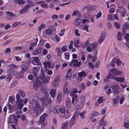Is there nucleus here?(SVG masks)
Returning a JSON list of instances; mask_svg holds the SVG:
<instances>
[{
	"mask_svg": "<svg viewBox=\"0 0 129 129\" xmlns=\"http://www.w3.org/2000/svg\"><path fill=\"white\" fill-rule=\"evenodd\" d=\"M112 90L114 94H117L120 92V87L118 85H114L110 87Z\"/></svg>",
	"mask_w": 129,
	"mask_h": 129,
	"instance_id": "3",
	"label": "nucleus"
},
{
	"mask_svg": "<svg viewBox=\"0 0 129 129\" xmlns=\"http://www.w3.org/2000/svg\"><path fill=\"white\" fill-rule=\"evenodd\" d=\"M78 92V90L76 89H75L73 91L71 92L70 93V96H72L74 95L75 93H76Z\"/></svg>",
	"mask_w": 129,
	"mask_h": 129,
	"instance_id": "42",
	"label": "nucleus"
},
{
	"mask_svg": "<svg viewBox=\"0 0 129 129\" xmlns=\"http://www.w3.org/2000/svg\"><path fill=\"white\" fill-rule=\"evenodd\" d=\"M25 0H17V2L19 4H24L25 3Z\"/></svg>",
	"mask_w": 129,
	"mask_h": 129,
	"instance_id": "58",
	"label": "nucleus"
},
{
	"mask_svg": "<svg viewBox=\"0 0 129 129\" xmlns=\"http://www.w3.org/2000/svg\"><path fill=\"white\" fill-rule=\"evenodd\" d=\"M72 71L71 69H69L68 71L66 76V78L67 79L70 80L72 78L71 73Z\"/></svg>",
	"mask_w": 129,
	"mask_h": 129,
	"instance_id": "12",
	"label": "nucleus"
},
{
	"mask_svg": "<svg viewBox=\"0 0 129 129\" xmlns=\"http://www.w3.org/2000/svg\"><path fill=\"white\" fill-rule=\"evenodd\" d=\"M27 99H21L20 100V102L22 103H24L25 104H26L27 102Z\"/></svg>",
	"mask_w": 129,
	"mask_h": 129,
	"instance_id": "62",
	"label": "nucleus"
},
{
	"mask_svg": "<svg viewBox=\"0 0 129 129\" xmlns=\"http://www.w3.org/2000/svg\"><path fill=\"white\" fill-rule=\"evenodd\" d=\"M108 19L110 20H114L113 16H112L111 14H108L107 16Z\"/></svg>",
	"mask_w": 129,
	"mask_h": 129,
	"instance_id": "48",
	"label": "nucleus"
},
{
	"mask_svg": "<svg viewBox=\"0 0 129 129\" xmlns=\"http://www.w3.org/2000/svg\"><path fill=\"white\" fill-rule=\"evenodd\" d=\"M120 11V14L122 17H123L125 16V14L126 13V11L125 9L123 8L121 6L119 7V9L117 10V12L118 13H119V11Z\"/></svg>",
	"mask_w": 129,
	"mask_h": 129,
	"instance_id": "4",
	"label": "nucleus"
},
{
	"mask_svg": "<svg viewBox=\"0 0 129 129\" xmlns=\"http://www.w3.org/2000/svg\"><path fill=\"white\" fill-rule=\"evenodd\" d=\"M42 2H38L37 3H41L40 5L41 7H43L45 8H47L48 7V5L47 4H46L44 3H42Z\"/></svg>",
	"mask_w": 129,
	"mask_h": 129,
	"instance_id": "30",
	"label": "nucleus"
},
{
	"mask_svg": "<svg viewBox=\"0 0 129 129\" xmlns=\"http://www.w3.org/2000/svg\"><path fill=\"white\" fill-rule=\"evenodd\" d=\"M27 2L28 4L27 5H29L30 7L31 6H33L35 5V3L31 2L30 0H27Z\"/></svg>",
	"mask_w": 129,
	"mask_h": 129,
	"instance_id": "34",
	"label": "nucleus"
},
{
	"mask_svg": "<svg viewBox=\"0 0 129 129\" xmlns=\"http://www.w3.org/2000/svg\"><path fill=\"white\" fill-rule=\"evenodd\" d=\"M22 71L23 72L26 71L27 69V67L24 65L21 67Z\"/></svg>",
	"mask_w": 129,
	"mask_h": 129,
	"instance_id": "53",
	"label": "nucleus"
},
{
	"mask_svg": "<svg viewBox=\"0 0 129 129\" xmlns=\"http://www.w3.org/2000/svg\"><path fill=\"white\" fill-rule=\"evenodd\" d=\"M79 13V12L77 10H75L73 12L72 16H75Z\"/></svg>",
	"mask_w": 129,
	"mask_h": 129,
	"instance_id": "63",
	"label": "nucleus"
},
{
	"mask_svg": "<svg viewBox=\"0 0 129 129\" xmlns=\"http://www.w3.org/2000/svg\"><path fill=\"white\" fill-rule=\"evenodd\" d=\"M124 37L126 41L128 43H129V34H126L124 36Z\"/></svg>",
	"mask_w": 129,
	"mask_h": 129,
	"instance_id": "37",
	"label": "nucleus"
},
{
	"mask_svg": "<svg viewBox=\"0 0 129 129\" xmlns=\"http://www.w3.org/2000/svg\"><path fill=\"white\" fill-rule=\"evenodd\" d=\"M50 77L47 76L46 78L45 77V76L43 75L41 77V79L44 83H48L50 80Z\"/></svg>",
	"mask_w": 129,
	"mask_h": 129,
	"instance_id": "9",
	"label": "nucleus"
},
{
	"mask_svg": "<svg viewBox=\"0 0 129 129\" xmlns=\"http://www.w3.org/2000/svg\"><path fill=\"white\" fill-rule=\"evenodd\" d=\"M56 40V42L57 43L59 42L60 41V38L58 37L56 35H55L54 36Z\"/></svg>",
	"mask_w": 129,
	"mask_h": 129,
	"instance_id": "59",
	"label": "nucleus"
},
{
	"mask_svg": "<svg viewBox=\"0 0 129 129\" xmlns=\"http://www.w3.org/2000/svg\"><path fill=\"white\" fill-rule=\"evenodd\" d=\"M115 61L116 64L118 65H120L122 63L121 61L118 59H115Z\"/></svg>",
	"mask_w": 129,
	"mask_h": 129,
	"instance_id": "50",
	"label": "nucleus"
},
{
	"mask_svg": "<svg viewBox=\"0 0 129 129\" xmlns=\"http://www.w3.org/2000/svg\"><path fill=\"white\" fill-rule=\"evenodd\" d=\"M90 45L92 47V49H93L97 47V43H96L94 42L92 44H90Z\"/></svg>",
	"mask_w": 129,
	"mask_h": 129,
	"instance_id": "36",
	"label": "nucleus"
},
{
	"mask_svg": "<svg viewBox=\"0 0 129 129\" xmlns=\"http://www.w3.org/2000/svg\"><path fill=\"white\" fill-rule=\"evenodd\" d=\"M30 6L29 5H26L23 9H21L19 11V13L20 14H22L23 13H25L27 12L29 9Z\"/></svg>",
	"mask_w": 129,
	"mask_h": 129,
	"instance_id": "7",
	"label": "nucleus"
},
{
	"mask_svg": "<svg viewBox=\"0 0 129 129\" xmlns=\"http://www.w3.org/2000/svg\"><path fill=\"white\" fill-rule=\"evenodd\" d=\"M99 124L100 126H105L107 124V123L105 121H104V117L99 122Z\"/></svg>",
	"mask_w": 129,
	"mask_h": 129,
	"instance_id": "19",
	"label": "nucleus"
},
{
	"mask_svg": "<svg viewBox=\"0 0 129 129\" xmlns=\"http://www.w3.org/2000/svg\"><path fill=\"white\" fill-rule=\"evenodd\" d=\"M89 22V21L86 19H83L82 20V22L83 24L88 23Z\"/></svg>",
	"mask_w": 129,
	"mask_h": 129,
	"instance_id": "56",
	"label": "nucleus"
},
{
	"mask_svg": "<svg viewBox=\"0 0 129 129\" xmlns=\"http://www.w3.org/2000/svg\"><path fill=\"white\" fill-rule=\"evenodd\" d=\"M102 13L101 12H99L95 16L97 19H98L102 16Z\"/></svg>",
	"mask_w": 129,
	"mask_h": 129,
	"instance_id": "49",
	"label": "nucleus"
},
{
	"mask_svg": "<svg viewBox=\"0 0 129 129\" xmlns=\"http://www.w3.org/2000/svg\"><path fill=\"white\" fill-rule=\"evenodd\" d=\"M78 75L80 78L79 79H80V81H81L82 79L81 78L83 77H86V74L84 71H82L81 72L79 73Z\"/></svg>",
	"mask_w": 129,
	"mask_h": 129,
	"instance_id": "14",
	"label": "nucleus"
},
{
	"mask_svg": "<svg viewBox=\"0 0 129 129\" xmlns=\"http://www.w3.org/2000/svg\"><path fill=\"white\" fill-rule=\"evenodd\" d=\"M81 21V19L79 18L76 19L75 21V24L76 26H77L80 25Z\"/></svg>",
	"mask_w": 129,
	"mask_h": 129,
	"instance_id": "26",
	"label": "nucleus"
},
{
	"mask_svg": "<svg viewBox=\"0 0 129 129\" xmlns=\"http://www.w3.org/2000/svg\"><path fill=\"white\" fill-rule=\"evenodd\" d=\"M117 38L119 41H120L122 39L121 33V32H119L117 33Z\"/></svg>",
	"mask_w": 129,
	"mask_h": 129,
	"instance_id": "39",
	"label": "nucleus"
},
{
	"mask_svg": "<svg viewBox=\"0 0 129 129\" xmlns=\"http://www.w3.org/2000/svg\"><path fill=\"white\" fill-rule=\"evenodd\" d=\"M73 96V98L72 99V103L74 104L76 103L77 101V95L76 94H75Z\"/></svg>",
	"mask_w": 129,
	"mask_h": 129,
	"instance_id": "23",
	"label": "nucleus"
},
{
	"mask_svg": "<svg viewBox=\"0 0 129 129\" xmlns=\"http://www.w3.org/2000/svg\"><path fill=\"white\" fill-rule=\"evenodd\" d=\"M99 112L95 111L92 112L91 114L89 117V119H91L94 116H97L99 115Z\"/></svg>",
	"mask_w": 129,
	"mask_h": 129,
	"instance_id": "17",
	"label": "nucleus"
},
{
	"mask_svg": "<svg viewBox=\"0 0 129 129\" xmlns=\"http://www.w3.org/2000/svg\"><path fill=\"white\" fill-rule=\"evenodd\" d=\"M86 112H87L86 111H84L82 112L79 113V114L80 115L81 119H83L84 118V115Z\"/></svg>",
	"mask_w": 129,
	"mask_h": 129,
	"instance_id": "29",
	"label": "nucleus"
},
{
	"mask_svg": "<svg viewBox=\"0 0 129 129\" xmlns=\"http://www.w3.org/2000/svg\"><path fill=\"white\" fill-rule=\"evenodd\" d=\"M79 30L77 29H76L75 31V35L77 36H80V34L79 33Z\"/></svg>",
	"mask_w": 129,
	"mask_h": 129,
	"instance_id": "60",
	"label": "nucleus"
},
{
	"mask_svg": "<svg viewBox=\"0 0 129 129\" xmlns=\"http://www.w3.org/2000/svg\"><path fill=\"white\" fill-rule=\"evenodd\" d=\"M7 79L8 81H10L12 78V76L10 74H9L7 76Z\"/></svg>",
	"mask_w": 129,
	"mask_h": 129,
	"instance_id": "55",
	"label": "nucleus"
},
{
	"mask_svg": "<svg viewBox=\"0 0 129 129\" xmlns=\"http://www.w3.org/2000/svg\"><path fill=\"white\" fill-rule=\"evenodd\" d=\"M112 73L109 74V75L107 76L104 79V81L106 82H107L109 80L110 76H111Z\"/></svg>",
	"mask_w": 129,
	"mask_h": 129,
	"instance_id": "38",
	"label": "nucleus"
},
{
	"mask_svg": "<svg viewBox=\"0 0 129 129\" xmlns=\"http://www.w3.org/2000/svg\"><path fill=\"white\" fill-rule=\"evenodd\" d=\"M65 58L67 60H68L69 58L70 54L68 52H65L64 53Z\"/></svg>",
	"mask_w": 129,
	"mask_h": 129,
	"instance_id": "44",
	"label": "nucleus"
},
{
	"mask_svg": "<svg viewBox=\"0 0 129 129\" xmlns=\"http://www.w3.org/2000/svg\"><path fill=\"white\" fill-rule=\"evenodd\" d=\"M89 27L88 25H86L84 26L83 27V29L84 30H85L87 32H88V28Z\"/></svg>",
	"mask_w": 129,
	"mask_h": 129,
	"instance_id": "52",
	"label": "nucleus"
},
{
	"mask_svg": "<svg viewBox=\"0 0 129 129\" xmlns=\"http://www.w3.org/2000/svg\"><path fill=\"white\" fill-rule=\"evenodd\" d=\"M46 33L48 35H50L52 33V31L50 29H48L45 30Z\"/></svg>",
	"mask_w": 129,
	"mask_h": 129,
	"instance_id": "31",
	"label": "nucleus"
},
{
	"mask_svg": "<svg viewBox=\"0 0 129 129\" xmlns=\"http://www.w3.org/2000/svg\"><path fill=\"white\" fill-rule=\"evenodd\" d=\"M65 30L64 29H62L60 31V33L59 34V35L60 36H61L64 34V32L65 31Z\"/></svg>",
	"mask_w": 129,
	"mask_h": 129,
	"instance_id": "47",
	"label": "nucleus"
},
{
	"mask_svg": "<svg viewBox=\"0 0 129 129\" xmlns=\"http://www.w3.org/2000/svg\"><path fill=\"white\" fill-rule=\"evenodd\" d=\"M34 60L37 63H38L40 62V60L38 57H35L34 58Z\"/></svg>",
	"mask_w": 129,
	"mask_h": 129,
	"instance_id": "61",
	"label": "nucleus"
},
{
	"mask_svg": "<svg viewBox=\"0 0 129 129\" xmlns=\"http://www.w3.org/2000/svg\"><path fill=\"white\" fill-rule=\"evenodd\" d=\"M79 87L82 89L86 88V86L84 83H82L79 85Z\"/></svg>",
	"mask_w": 129,
	"mask_h": 129,
	"instance_id": "54",
	"label": "nucleus"
},
{
	"mask_svg": "<svg viewBox=\"0 0 129 129\" xmlns=\"http://www.w3.org/2000/svg\"><path fill=\"white\" fill-rule=\"evenodd\" d=\"M68 123V121H66L65 123H63L62 124L61 129H66Z\"/></svg>",
	"mask_w": 129,
	"mask_h": 129,
	"instance_id": "27",
	"label": "nucleus"
},
{
	"mask_svg": "<svg viewBox=\"0 0 129 129\" xmlns=\"http://www.w3.org/2000/svg\"><path fill=\"white\" fill-rule=\"evenodd\" d=\"M10 72H9L10 74L11 75H16L17 73L16 71L13 70H10Z\"/></svg>",
	"mask_w": 129,
	"mask_h": 129,
	"instance_id": "57",
	"label": "nucleus"
},
{
	"mask_svg": "<svg viewBox=\"0 0 129 129\" xmlns=\"http://www.w3.org/2000/svg\"><path fill=\"white\" fill-rule=\"evenodd\" d=\"M10 68L12 69H16L18 68L19 67V65H15L14 64H13L9 66Z\"/></svg>",
	"mask_w": 129,
	"mask_h": 129,
	"instance_id": "43",
	"label": "nucleus"
},
{
	"mask_svg": "<svg viewBox=\"0 0 129 129\" xmlns=\"http://www.w3.org/2000/svg\"><path fill=\"white\" fill-rule=\"evenodd\" d=\"M81 62L79 61L78 62L77 59H73V60L70 63V65L72 66L73 65L75 66L79 67L80 66Z\"/></svg>",
	"mask_w": 129,
	"mask_h": 129,
	"instance_id": "5",
	"label": "nucleus"
},
{
	"mask_svg": "<svg viewBox=\"0 0 129 129\" xmlns=\"http://www.w3.org/2000/svg\"><path fill=\"white\" fill-rule=\"evenodd\" d=\"M119 98L118 96H117L113 100V101L114 104L117 103V102L119 100Z\"/></svg>",
	"mask_w": 129,
	"mask_h": 129,
	"instance_id": "64",
	"label": "nucleus"
},
{
	"mask_svg": "<svg viewBox=\"0 0 129 129\" xmlns=\"http://www.w3.org/2000/svg\"><path fill=\"white\" fill-rule=\"evenodd\" d=\"M60 107L59 106H56L54 109L53 112L55 114H57L60 112Z\"/></svg>",
	"mask_w": 129,
	"mask_h": 129,
	"instance_id": "21",
	"label": "nucleus"
},
{
	"mask_svg": "<svg viewBox=\"0 0 129 129\" xmlns=\"http://www.w3.org/2000/svg\"><path fill=\"white\" fill-rule=\"evenodd\" d=\"M103 97H99L98 99V102L99 103H102L103 102Z\"/></svg>",
	"mask_w": 129,
	"mask_h": 129,
	"instance_id": "46",
	"label": "nucleus"
},
{
	"mask_svg": "<svg viewBox=\"0 0 129 129\" xmlns=\"http://www.w3.org/2000/svg\"><path fill=\"white\" fill-rule=\"evenodd\" d=\"M69 83H66L64 85L63 91L64 93H68L70 91V89L69 87Z\"/></svg>",
	"mask_w": 129,
	"mask_h": 129,
	"instance_id": "8",
	"label": "nucleus"
},
{
	"mask_svg": "<svg viewBox=\"0 0 129 129\" xmlns=\"http://www.w3.org/2000/svg\"><path fill=\"white\" fill-rule=\"evenodd\" d=\"M62 98V93L61 92H59L57 94V100L58 102H60L61 101Z\"/></svg>",
	"mask_w": 129,
	"mask_h": 129,
	"instance_id": "28",
	"label": "nucleus"
},
{
	"mask_svg": "<svg viewBox=\"0 0 129 129\" xmlns=\"http://www.w3.org/2000/svg\"><path fill=\"white\" fill-rule=\"evenodd\" d=\"M45 25L44 23H42L38 27V29L39 31L41 30L45 27Z\"/></svg>",
	"mask_w": 129,
	"mask_h": 129,
	"instance_id": "33",
	"label": "nucleus"
},
{
	"mask_svg": "<svg viewBox=\"0 0 129 129\" xmlns=\"http://www.w3.org/2000/svg\"><path fill=\"white\" fill-rule=\"evenodd\" d=\"M124 79H125L124 77H118L115 78H114V80L117 82H123L124 81Z\"/></svg>",
	"mask_w": 129,
	"mask_h": 129,
	"instance_id": "20",
	"label": "nucleus"
},
{
	"mask_svg": "<svg viewBox=\"0 0 129 129\" xmlns=\"http://www.w3.org/2000/svg\"><path fill=\"white\" fill-rule=\"evenodd\" d=\"M42 84L41 81L39 80H37L33 85L34 89L35 90L37 89L39 86Z\"/></svg>",
	"mask_w": 129,
	"mask_h": 129,
	"instance_id": "11",
	"label": "nucleus"
},
{
	"mask_svg": "<svg viewBox=\"0 0 129 129\" xmlns=\"http://www.w3.org/2000/svg\"><path fill=\"white\" fill-rule=\"evenodd\" d=\"M43 63L45 68H47L48 67L50 69H52L54 67L53 66H51L50 63L49 62H47L46 61H44L43 62Z\"/></svg>",
	"mask_w": 129,
	"mask_h": 129,
	"instance_id": "13",
	"label": "nucleus"
},
{
	"mask_svg": "<svg viewBox=\"0 0 129 129\" xmlns=\"http://www.w3.org/2000/svg\"><path fill=\"white\" fill-rule=\"evenodd\" d=\"M60 81V79L59 76H58L56 77L54 81L52 82V84L54 86H57L59 83Z\"/></svg>",
	"mask_w": 129,
	"mask_h": 129,
	"instance_id": "6",
	"label": "nucleus"
},
{
	"mask_svg": "<svg viewBox=\"0 0 129 129\" xmlns=\"http://www.w3.org/2000/svg\"><path fill=\"white\" fill-rule=\"evenodd\" d=\"M105 38V33H102L100 35L98 41V43L101 44L104 40Z\"/></svg>",
	"mask_w": 129,
	"mask_h": 129,
	"instance_id": "10",
	"label": "nucleus"
},
{
	"mask_svg": "<svg viewBox=\"0 0 129 129\" xmlns=\"http://www.w3.org/2000/svg\"><path fill=\"white\" fill-rule=\"evenodd\" d=\"M107 110V108L106 107H105V108H103L102 109L101 112V114L102 115L104 114L105 113Z\"/></svg>",
	"mask_w": 129,
	"mask_h": 129,
	"instance_id": "51",
	"label": "nucleus"
},
{
	"mask_svg": "<svg viewBox=\"0 0 129 129\" xmlns=\"http://www.w3.org/2000/svg\"><path fill=\"white\" fill-rule=\"evenodd\" d=\"M76 117V114H75L73 116L70 121V123L71 125H73L75 123L76 121L75 120V118Z\"/></svg>",
	"mask_w": 129,
	"mask_h": 129,
	"instance_id": "16",
	"label": "nucleus"
},
{
	"mask_svg": "<svg viewBox=\"0 0 129 129\" xmlns=\"http://www.w3.org/2000/svg\"><path fill=\"white\" fill-rule=\"evenodd\" d=\"M41 90L42 92H44V94L46 95L47 98H45V97H43L38 99V100L41 101L42 102V106H40L37 100H35L33 101L32 102L33 108L34 111L37 114H40L43 111L45 106L51 102L50 100H48V98H47V97L49 96V94L47 93V90L44 87H42L41 88Z\"/></svg>",
	"mask_w": 129,
	"mask_h": 129,
	"instance_id": "1",
	"label": "nucleus"
},
{
	"mask_svg": "<svg viewBox=\"0 0 129 129\" xmlns=\"http://www.w3.org/2000/svg\"><path fill=\"white\" fill-rule=\"evenodd\" d=\"M80 43V42L79 40H77L76 41H75L74 43V47L76 48H78L79 46L78 44Z\"/></svg>",
	"mask_w": 129,
	"mask_h": 129,
	"instance_id": "32",
	"label": "nucleus"
},
{
	"mask_svg": "<svg viewBox=\"0 0 129 129\" xmlns=\"http://www.w3.org/2000/svg\"><path fill=\"white\" fill-rule=\"evenodd\" d=\"M35 42L32 43L31 44V45L29 47V49L30 50H33L34 47L36 45L37 43L38 42V40L37 39H35Z\"/></svg>",
	"mask_w": 129,
	"mask_h": 129,
	"instance_id": "15",
	"label": "nucleus"
},
{
	"mask_svg": "<svg viewBox=\"0 0 129 129\" xmlns=\"http://www.w3.org/2000/svg\"><path fill=\"white\" fill-rule=\"evenodd\" d=\"M41 51L40 48H37L35 49L33 52V55H37L40 53Z\"/></svg>",
	"mask_w": 129,
	"mask_h": 129,
	"instance_id": "22",
	"label": "nucleus"
},
{
	"mask_svg": "<svg viewBox=\"0 0 129 129\" xmlns=\"http://www.w3.org/2000/svg\"><path fill=\"white\" fill-rule=\"evenodd\" d=\"M47 114L46 113H43L40 117V120L38 122L40 124H42L43 125H46V123L45 122L46 118L47 117Z\"/></svg>",
	"mask_w": 129,
	"mask_h": 129,
	"instance_id": "2",
	"label": "nucleus"
},
{
	"mask_svg": "<svg viewBox=\"0 0 129 129\" xmlns=\"http://www.w3.org/2000/svg\"><path fill=\"white\" fill-rule=\"evenodd\" d=\"M57 55L58 56H60L62 53V51L61 49L59 48H57Z\"/></svg>",
	"mask_w": 129,
	"mask_h": 129,
	"instance_id": "40",
	"label": "nucleus"
},
{
	"mask_svg": "<svg viewBox=\"0 0 129 129\" xmlns=\"http://www.w3.org/2000/svg\"><path fill=\"white\" fill-rule=\"evenodd\" d=\"M71 100L69 98H67L66 99V106L67 108L68 109L70 108L71 106Z\"/></svg>",
	"mask_w": 129,
	"mask_h": 129,
	"instance_id": "18",
	"label": "nucleus"
},
{
	"mask_svg": "<svg viewBox=\"0 0 129 129\" xmlns=\"http://www.w3.org/2000/svg\"><path fill=\"white\" fill-rule=\"evenodd\" d=\"M117 70L114 68H112L110 70V71L111 72L110 74L112 73L111 76H112L116 75Z\"/></svg>",
	"mask_w": 129,
	"mask_h": 129,
	"instance_id": "25",
	"label": "nucleus"
},
{
	"mask_svg": "<svg viewBox=\"0 0 129 129\" xmlns=\"http://www.w3.org/2000/svg\"><path fill=\"white\" fill-rule=\"evenodd\" d=\"M124 29H127L129 28V24L128 23H126L123 26Z\"/></svg>",
	"mask_w": 129,
	"mask_h": 129,
	"instance_id": "35",
	"label": "nucleus"
},
{
	"mask_svg": "<svg viewBox=\"0 0 129 129\" xmlns=\"http://www.w3.org/2000/svg\"><path fill=\"white\" fill-rule=\"evenodd\" d=\"M56 91L55 89H52L50 92V94L52 97L54 98L56 93Z\"/></svg>",
	"mask_w": 129,
	"mask_h": 129,
	"instance_id": "24",
	"label": "nucleus"
},
{
	"mask_svg": "<svg viewBox=\"0 0 129 129\" xmlns=\"http://www.w3.org/2000/svg\"><path fill=\"white\" fill-rule=\"evenodd\" d=\"M6 14L8 15L11 17L10 19H12V17L14 16V15L12 13L9 11H7L6 12Z\"/></svg>",
	"mask_w": 129,
	"mask_h": 129,
	"instance_id": "45",
	"label": "nucleus"
},
{
	"mask_svg": "<svg viewBox=\"0 0 129 129\" xmlns=\"http://www.w3.org/2000/svg\"><path fill=\"white\" fill-rule=\"evenodd\" d=\"M86 50L88 52H91L92 50H93L91 47L90 45L88 46L86 48Z\"/></svg>",
	"mask_w": 129,
	"mask_h": 129,
	"instance_id": "41",
	"label": "nucleus"
}]
</instances>
